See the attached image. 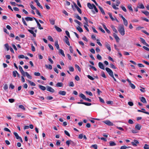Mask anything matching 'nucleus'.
Here are the masks:
<instances>
[{"instance_id":"4468645a","label":"nucleus","mask_w":149,"mask_h":149,"mask_svg":"<svg viewBox=\"0 0 149 149\" xmlns=\"http://www.w3.org/2000/svg\"><path fill=\"white\" fill-rule=\"evenodd\" d=\"M33 17L32 18L30 17H27L25 18V19L27 21H32L33 20Z\"/></svg>"},{"instance_id":"b1692460","label":"nucleus","mask_w":149,"mask_h":149,"mask_svg":"<svg viewBox=\"0 0 149 149\" xmlns=\"http://www.w3.org/2000/svg\"><path fill=\"white\" fill-rule=\"evenodd\" d=\"M59 52L60 54H61L63 56H65V55L63 50L61 49H59Z\"/></svg>"},{"instance_id":"58836bf2","label":"nucleus","mask_w":149,"mask_h":149,"mask_svg":"<svg viewBox=\"0 0 149 149\" xmlns=\"http://www.w3.org/2000/svg\"><path fill=\"white\" fill-rule=\"evenodd\" d=\"M75 67L78 70L79 72H80L81 71V69L78 65L77 64H75Z\"/></svg>"},{"instance_id":"2f4dec72","label":"nucleus","mask_w":149,"mask_h":149,"mask_svg":"<svg viewBox=\"0 0 149 149\" xmlns=\"http://www.w3.org/2000/svg\"><path fill=\"white\" fill-rule=\"evenodd\" d=\"M15 135L16 137V138L17 139H19V138H20V136H19L18 134L15 132H14L13 133Z\"/></svg>"},{"instance_id":"c85d7f7f","label":"nucleus","mask_w":149,"mask_h":149,"mask_svg":"<svg viewBox=\"0 0 149 149\" xmlns=\"http://www.w3.org/2000/svg\"><path fill=\"white\" fill-rule=\"evenodd\" d=\"M123 20V23L124 25L125 26H127L128 25V22L127 20L125 18Z\"/></svg>"},{"instance_id":"1a4fd4ad","label":"nucleus","mask_w":149,"mask_h":149,"mask_svg":"<svg viewBox=\"0 0 149 149\" xmlns=\"http://www.w3.org/2000/svg\"><path fill=\"white\" fill-rule=\"evenodd\" d=\"M78 104H82L87 106H89L91 105V103H90L85 102H77Z\"/></svg>"},{"instance_id":"20e7f679","label":"nucleus","mask_w":149,"mask_h":149,"mask_svg":"<svg viewBox=\"0 0 149 149\" xmlns=\"http://www.w3.org/2000/svg\"><path fill=\"white\" fill-rule=\"evenodd\" d=\"M104 122L105 124L109 126H113V123L109 120H106L104 121Z\"/></svg>"},{"instance_id":"f8f14e48","label":"nucleus","mask_w":149,"mask_h":149,"mask_svg":"<svg viewBox=\"0 0 149 149\" xmlns=\"http://www.w3.org/2000/svg\"><path fill=\"white\" fill-rule=\"evenodd\" d=\"M58 93L59 94L62 95H65L66 94V92L65 91H60Z\"/></svg>"},{"instance_id":"f3484780","label":"nucleus","mask_w":149,"mask_h":149,"mask_svg":"<svg viewBox=\"0 0 149 149\" xmlns=\"http://www.w3.org/2000/svg\"><path fill=\"white\" fill-rule=\"evenodd\" d=\"M98 6L102 14L105 15V14L102 8L100 6Z\"/></svg>"},{"instance_id":"4be33fe9","label":"nucleus","mask_w":149,"mask_h":149,"mask_svg":"<svg viewBox=\"0 0 149 149\" xmlns=\"http://www.w3.org/2000/svg\"><path fill=\"white\" fill-rule=\"evenodd\" d=\"M140 100L143 103H146L147 102L145 98L144 97H141Z\"/></svg>"},{"instance_id":"5701e85b","label":"nucleus","mask_w":149,"mask_h":149,"mask_svg":"<svg viewBox=\"0 0 149 149\" xmlns=\"http://www.w3.org/2000/svg\"><path fill=\"white\" fill-rule=\"evenodd\" d=\"M27 81L30 84L31 86H36V84L33 82H32L29 80H27Z\"/></svg>"},{"instance_id":"bf43d9fd","label":"nucleus","mask_w":149,"mask_h":149,"mask_svg":"<svg viewBox=\"0 0 149 149\" xmlns=\"http://www.w3.org/2000/svg\"><path fill=\"white\" fill-rule=\"evenodd\" d=\"M34 74L36 76H40V74L39 72H35L34 73Z\"/></svg>"},{"instance_id":"423d86ee","label":"nucleus","mask_w":149,"mask_h":149,"mask_svg":"<svg viewBox=\"0 0 149 149\" xmlns=\"http://www.w3.org/2000/svg\"><path fill=\"white\" fill-rule=\"evenodd\" d=\"M33 19L35 20L38 26V28L39 29L41 30L43 29V27H41L40 24L39 23L38 21L35 17H33Z\"/></svg>"},{"instance_id":"338daca9","label":"nucleus","mask_w":149,"mask_h":149,"mask_svg":"<svg viewBox=\"0 0 149 149\" xmlns=\"http://www.w3.org/2000/svg\"><path fill=\"white\" fill-rule=\"evenodd\" d=\"M36 14L38 15L39 16H41V14H40V12H39V11L37 10V9H36Z\"/></svg>"},{"instance_id":"aec40b11","label":"nucleus","mask_w":149,"mask_h":149,"mask_svg":"<svg viewBox=\"0 0 149 149\" xmlns=\"http://www.w3.org/2000/svg\"><path fill=\"white\" fill-rule=\"evenodd\" d=\"M54 27L56 29V31L58 32H61L62 31L61 29L59 27L57 26H55Z\"/></svg>"},{"instance_id":"a18cd8bd","label":"nucleus","mask_w":149,"mask_h":149,"mask_svg":"<svg viewBox=\"0 0 149 149\" xmlns=\"http://www.w3.org/2000/svg\"><path fill=\"white\" fill-rule=\"evenodd\" d=\"M143 148L144 149H149V145L147 144H145Z\"/></svg>"},{"instance_id":"0e129e2a","label":"nucleus","mask_w":149,"mask_h":149,"mask_svg":"<svg viewBox=\"0 0 149 149\" xmlns=\"http://www.w3.org/2000/svg\"><path fill=\"white\" fill-rule=\"evenodd\" d=\"M31 48H32V51L33 52L35 51V49L33 44H31Z\"/></svg>"},{"instance_id":"a878e982","label":"nucleus","mask_w":149,"mask_h":149,"mask_svg":"<svg viewBox=\"0 0 149 149\" xmlns=\"http://www.w3.org/2000/svg\"><path fill=\"white\" fill-rule=\"evenodd\" d=\"M55 45L57 49L58 50L59 49V47L57 41H56L55 42Z\"/></svg>"},{"instance_id":"6e6d98bb","label":"nucleus","mask_w":149,"mask_h":149,"mask_svg":"<svg viewBox=\"0 0 149 149\" xmlns=\"http://www.w3.org/2000/svg\"><path fill=\"white\" fill-rule=\"evenodd\" d=\"M19 70L21 72V73H22V72H23L24 71L23 70V69H22V67L21 66H20V65H19Z\"/></svg>"},{"instance_id":"e433bc0d","label":"nucleus","mask_w":149,"mask_h":149,"mask_svg":"<svg viewBox=\"0 0 149 149\" xmlns=\"http://www.w3.org/2000/svg\"><path fill=\"white\" fill-rule=\"evenodd\" d=\"M74 17L79 20H81V17L78 14L75 15Z\"/></svg>"},{"instance_id":"5fc2aeb1","label":"nucleus","mask_w":149,"mask_h":149,"mask_svg":"<svg viewBox=\"0 0 149 149\" xmlns=\"http://www.w3.org/2000/svg\"><path fill=\"white\" fill-rule=\"evenodd\" d=\"M86 93L87 94L91 96H93V94L91 92H89L86 91Z\"/></svg>"},{"instance_id":"393cba45","label":"nucleus","mask_w":149,"mask_h":149,"mask_svg":"<svg viewBox=\"0 0 149 149\" xmlns=\"http://www.w3.org/2000/svg\"><path fill=\"white\" fill-rule=\"evenodd\" d=\"M111 28L112 29H113V31H114V32H115L116 33H118V31H117V30L115 28L114 26H113V25H111Z\"/></svg>"},{"instance_id":"2eb2a0df","label":"nucleus","mask_w":149,"mask_h":149,"mask_svg":"<svg viewBox=\"0 0 149 149\" xmlns=\"http://www.w3.org/2000/svg\"><path fill=\"white\" fill-rule=\"evenodd\" d=\"M28 31L32 34L33 35V36L34 37H36V34L34 32V31L32 30H31L30 29H28Z\"/></svg>"},{"instance_id":"a19ab883","label":"nucleus","mask_w":149,"mask_h":149,"mask_svg":"<svg viewBox=\"0 0 149 149\" xmlns=\"http://www.w3.org/2000/svg\"><path fill=\"white\" fill-rule=\"evenodd\" d=\"M26 76L28 79H32L31 76L28 73H26Z\"/></svg>"},{"instance_id":"4d7b16f0","label":"nucleus","mask_w":149,"mask_h":149,"mask_svg":"<svg viewBox=\"0 0 149 149\" xmlns=\"http://www.w3.org/2000/svg\"><path fill=\"white\" fill-rule=\"evenodd\" d=\"M129 148V147H127L125 146H121L120 147V149H126L127 148Z\"/></svg>"},{"instance_id":"473e14b6","label":"nucleus","mask_w":149,"mask_h":149,"mask_svg":"<svg viewBox=\"0 0 149 149\" xmlns=\"http://www.w3.org/2000/svg\"><path fill=\"white\" fill-rule=\"evenodd\" d=\"M142 12L147 16L149 15V12L147 11H142Z\"/></svg>"},{"instance_id":"ea45409f","label":"nucleus","mask_w":149,"mask_h":149,"mask_svg":"<svg viewBox=\"0 0 149 149\" xmlns=\"http://www.w3.org/2000/svg\"><path fill=\"white\" fill-rule=\"evenodd\" d=\"M137 111L139 112H141L143 113H146V114H148L149 115V112H146V111H142V110H137Z\"/></svg>"},{"instance_id":"79ce46f5","label":"nucleus","mask_w":149,"mask_h":149,"mask_svg":"<svg viewBox=\"0 0 149 149\" xmlns=\"http://www.w3.org/2000/svg\"><path fill=\"white\" fill-rule=\"evenodd\" d=\"M140 39L141 42L144 45L146 43L145 40L141 38H140Z\"/></svg>"},{"instance_id":"9d476101","label":"nucleus","mask_w":149,"mask_h":149,"mask_svg":"<svg viewBox=\"0 0 149 149\" xmlns=\"http://www.w3.org/2000/svg\"><path fill=\"white\" fill-rule=\"evenodd\" d=\"M65 39L64 40V41L66 43L68 46H70V44L69 41V39L66 36H65Z\"/></svg>"},{"instance_id":"e2e57ef3","label":"nucleus","mask_w":149,"mask_h":149,"mask_svg":"<svg viewBox=\"0 0 149 149\" xmlns=\"http://www.w3.org/2000/svg\"><path fill=\"white\" fill-rule=\"evenodd\" d=\"M74 22L77 24L79 25L80 26L81 23L77 20H74Z\"/></svg>"},{"instance_id":"412c9836","label":"nucleus","mask_w":149,"mask_h":149,"mask_svg":"<svg viewBox=\"0 0 149 149\" xmlns=\"http://www.w3.org/2000/svg\"><path fill=\"white\" fill-rule=\"evenodd\" d=\"M87 6L90 9H93V4L91 5L89 3H87Z\"/></svg>"},{"instance_id":"6e6552de","label":"nucleus","mask_w":149,"mask_h":149,"mask_svg":"<svg viewBox=\"0 0 149 149\" xmlns=\"http://www.w3.org/2000/svg\"><path fill=\"white\" fill-rule=\"evenodd\" d=\"M113 36L116 40V42H119L120 40V39L117 35L114 33L113 34Z\"/></svg>"},{"instance_id":"a211bd4d","label":"nucleus","mask_w":149,"mask_h":149,"mask_svg":"<svg viewBox=\"0 0 149 149\" xmlns=\"http://www.w3.org/2000/svg\"><path fill=\"white\" fill-rule=\"evenodd\" d=\"M79 96L80 97L82 98L83 99H84V100H85L86 98V97L82 93H80L79 95Z\"/></svg>"},{"instance_id":"37998d69","label":"nucleus","mask_w":149,"mask_h":149,"mask_svg":"<svg viewBox=\"0 0 149 149\" xmlns=\"http://www.w3.org/2000/svg\"><path fill=\"white\" fill-rule=\"evenodd\" d=\"M17 71L15 70L13 71V75L14 77H16V74H17Z\"/></svg>"},{"instance_id":"603ef678","label":"nucleus","mask_w":149,"mask_h":149,"mask_svg":"<svg viewBox=\"0 0 149 149\" xmlns=\"http://www.w3.org/2000/svg\"><path fill=\"white\" fill-rule=\"evenodd\" d=\"M5 46L7 50L8 51L9 49V47L8 44H6L5 45Z\"/></svg>"},{"instance_id":"774afa93","label":"nucleus","mask_w":149,"mask_h":149,"mask_svg":"<svg viewBox=\"0 0 149 149\" xmlns=\"http://www.w3.org/2000/svg\"><path fill=\"white\" fill-rule=\"evenodd\" d=\"M14 86L12 84H10L9 87L11 89H13L14 88Z\"/></svg>"},{"instance_id":"052dcab7","label":"nucleus","mask_w":149,"mask_h":149,"mask_svg":"<svg viewBox=\"0 0 149 149\" xmlns=\"http://www.w3.org/2000/svg\"><path fill=\"white\" fill-rule=\"evenodd\" d=\"M112 6L113 8L114 9L118 10V8L116 7V5L114 4H113Z\"/></svg>"},{"instance_id":"9b49d317","label":"nucleus","mask_w":149,"mask_h":149,"mask_svg":"<svg viewBox=\"0 0 149 149\" xmlns=\"http://www.w3.org/2000/svg\"><path fill=\"white\" fill-rule=\"evenodd\" d=\"M98 65L99 67L103 70H104V68L103 64L101 62H99L98 63Z\"/></svg>"},{"instance_id":"864d4df0","label":"nucleus","mask_w":149,"mask_h":149,"mask_svg":"<svg viewBox=\"0 0 149 149\" xmlns=\"http://www.w3.org/2000/svg\"><path fill=\"white\" fill-rule=\"evenodd\" d=\"M70 144L72 146H74L76 145V143L71 140Z\"/></svg>"},{"instance_id":"8fccbe9b","label":"nucleus","mask_w":149,"mask_h":149,"mask_svg":"<svg viewBox=\"0 0 149 149\" xmlns=\"http://www.w3.org/2000/svg\"><path fill=\"white\" fill-rule=\"evenodd\" d=\"M99 29L102 32L104 33H105V31L102 29L101 26H100V27H99Z\"/></svg>"},{"instance_id":"c756f323","label":"nucleus","mask_w":149,"mask_h":149,"mask_svg":"<svg viewBox=\"0 0 149 149\" xmlns=\"http://www.w3.org/2000/svg\"><path fill=\"white\" fill-rule=\"evenodd\" d=\"M109 145L110 146H113L116 145V144L113 141H110L109 142Z\"/></svg>"},{"instance_id":"680f3d73","label":"nucleus","mask_w":149,"mask_h":149,"mask_svg":"<svg viewBox=\"0 0 149 149\" xmlns=\"http://www.w3.org/2000/svg\"><path fill=\"white\" fill-rule=\"evenodd\" d=\"M97 58L98 60H100L102 59V57L99 54H98L97 56Z\"/></svg>"},{"instance_id":"de8ad7c7","label":"nucleus","mask_w":149,"mask_h":149,"mask_svg":"<svg viewBox=\"0 0 149 149\" xmlns=\"http://www.w3.org/2000/svg\"><path fill=\"white\" fill-rule=\"evenodd\" d=\"M76 8L77 9V10L80 14H81L82 11L81 9L78 7H77Z\"/></svg>"},{"instance_id":"c03bdc74","label":"nucleus","mask_w":149,"mask_h":149,"mask_svg":"<svg viewBox=\"0 0 149 149\" xmlns=\"http://www.w3.org/2000/svg\"><path fill=\"white\" fill-rule=\"evenodd\" d=\"M48 39L49 40H50V41H51V42L54 41V40H53L52 38L50 36H48Z\"/></svg>"},{"instance_id":"39448f33","label":"nucleus","mask_w":149,"mask_h":149,"mask_svg":"<svg viewBox=\"0 0 149 149\" xmlns=\"http://www.w3.org/2000/svg\"><path fill=\"white\" fill-rule=\"evenodd\" d=\"M104 45L109 52L111 51V49L110 47V45L107 42H106L104 43Z\"/></svg>"},{"instance_id":"f257e3e1","label":"nucleus","mask_w":149,"mask_h":149,"mask_svg":"<svg viewBox=\"0 0 149 149\" xmlns=\"http://www.w3.org/2000/svg\"><path fill=\"white\" fill-rule=\"evenodd\" d=\"M118 31L122 36H124L125 34V30L124 26L123 25H119L118 28Z\"/></svg>"},{"instance_id":"09e8293b","label":"nucleus","mask_w":149,"mask_h":149,"mask_svg":"<svg viewBox=\"0 0 149 149\" xmlns=\"http://www.w3.org/2000/svg\"><path fill=\"white\" fill-rule=\"evenodd\" d=\"M70 71L71 72H73L74 70V68L73 67L70 66L69 68Z\"/></svg>"},{"instance_id":"f03ea898","label":"nucleus","mask_w":149,"mask_h":149,"mask_svg":"<svg viewBox=\"0 0 149 149\" xmlns=\"http://www.w3.org/2000/svg\"><path fill=\"white\" fill-rule=\"evenodd\" d=\"M106 70L107 72L109 75L111 77H113V71L110 68H106Z\"/></svg>"},{"instance_id":"6ab92c4d","label":"nucleus","mask_w":149,"mask_h":149,"mask_svg":"<svg viewBox=\"0 0 149 149\" xmlns=\"http://www.w3.org/2000/svg\"><path fill=\"white\" fill-rule=\"evenodd\" d=\"M141 125L140 124H137L135 126V128L137 130H140L141 128Z\"/></svg>"},{"instance_id":"0eeeda50","label":"nucleus","mask_w":149,"mask_h":149,"mask_svg":"<svg viewBox=\"0 0 149 149\" xmlns=\"http://www.w3.org/2000/svg\"><path fill=\"white\" fill-rule=\"evenodd\" d=\"M139 142L137 140H134L131 143L134 146H137V144L139 143Z\"/></svg>"},{"instance_id":"ddd939ff","label":"nucleus","mask_w":149,"mask_h":149,"mask_svg":"<svg viewBox=\"0 0 149 149\" xmlns=\"http://www.w3.org/2000/svg\"><path fill=\"white\" fill-rule=\"evenodd\" d=\"M137 7L140 9H144L145 8L143 5L142 3L139 4L137 6Z\"/></svg>"},{"instance_id":"69168bd1","label":"nucleus","mask_w":149,"mask_h":149,"mask_svg":"<svg viewBox=\"0 0 149 149\" xmlns=\"http://www.w3.org/2000/svg\"><path fill=\"white\" fill-rule=\"evenodd\" d=\"M130 86L133 89H135V86L133 84H132V83L130 84Z\"/></svg>"},{"instance_id":"c9c22d12","label":"nucleus","mask_w":149,"mask_h":149,"mask_svg":"<svg viewBox=\"0 0 149 149\" xmlns=\"http://www.w3.org/2000/svg\"><path fill=\"white\" fill-rule=\"evenodd\" d=\"M108 14L109 15V16L110 17V18L111 19V20L112 21L115 20V19L113 17L111 13H109Z\"/></svg>"},{"instance_id":"f704fd0d","label":"nucleus","mask_w":149,"mask_h":149,"mask_svg":"<svg viewBox=\"0 0 149 149\" xmlns=\"http://www.w3.org/2000/svg\"><path fill=\"white\" fill-rule=\"evenodd\" d=\"M45 66L46 68H48L50 70H52V66L51 65H45Z\"/></svg>"},{"instance_id":"49530a36","label":"nucleus","mask_w":149,"mask_h":149,"mask_svg":"<svg viewBox=\"0 0 149 149\" xmlns=\"http://www.w3.org/2000/svg\"><path fill=\"white\" fill-rule=\"evenodd\" d=\"M120 7L122 8V10L125 12H127V10L123 6H120Z\"/></svg>"},{"instance_id":"dca6fc26","label":"nucleus","mask_w":149,"mask_h":149,"mask_svg":"<svg viewBox=\"0 0 149 149\" xmlns=\"http://www.w3.org/2000/svg\"><path fill=\"white\" fill-rule=\"evenodd\" d=\"M38 87L42 91H45L46 89L45 86L40 85H38Z\"/></svg>"},{"instance_id":"4c0bfd02","label":"nucleus","mask_w":149,"mask_h":149,"mask_svg":"<svg viewBox=\"0 0 149 149\" xmlns=\"http://www.w3.org/2000/svg\"><path fill=\"white\" fill-rule=\"evenodd\" d=\"M68 86L70 87H73L74 86V84L72 81H70L69 84Z\"/></svg>"},{"instance_id":"13d9d810","label":"nucleus","mask_w":149,"mask_h":149,"mask_svg":"<svg viewBox=\"0 0 149 149\" xmlns=\"http://www.w3.org/2000/svg\"><path fill=\"white\" fill-rule=\"evenodd\" d=\"M110 67L113 69H116V68L113 65V64L111 63L110 64Z\"/></svg>"},{"instance_id":"7c9ffc66","label":"nucleus","mask_w":149,"mask_h":149,"mask_svg":"<svg viewBox=\"0 0 149 149\" xmlns=\"http://www.w3.org/2000/svg\"><path fill=\"white\" fill-rule=\"evenodd\" d=\"M127 8L130 10L132 12H133V10L132 7V5L131 4H130L128 5Z\"/></svg>"},{"instance_id":"bb28decb","label":"nucleus","mask_w":149,"mask_h":149,"mask_svg":"<svg viewBox=\"0 0 149 149\" xmlns=\"http://www.w3.org/2000/svg\"><path fill=\"white\" fill-rule=\"evenodd\" d=\"M76 29L80 33H81L83 32V30L82 28L79 26H78V27H77Z\"/></svg>"},{"instance_id":"72a5a7b5","label":"nucleus","mask_w":149,"mask_h":149,"mask_svg":"<svg viewBox=\"0 0 149 149\" xmlns=\"http://www.w3.org/2000/svg\"><path fill=\"white\" fill-rule=\"evenodd\" d=\"M49 21L50 23V24L52 25H54L55 24V20L53 19H49Z\"/></svg>"},{"instance_id":"cd10ccee","label":"nucleus","mask_w":149,"mask_h":149,"mask_svg":"<svg viewBox=\"0 0 149 149\" xmlns=\"http://www.w3.org/2000/svg\"><path fill=\"white\" fill-rule=\"evenodd\" d=\"M63 86V84L62 82H58L56 85L57 87H62Z\"/></svg>"},{"instance_id":"7ed1b4c3","label":"nucleus","mask_w":149,"mask_h":149,"mask_svg":"<svg viewBox=\"0 0 149 149\" xmlns=\"http://www.w3.org/2000/svg\"><path fill=\"white\" fill-rule=\"evenodd\" d=\"M47 90L50 92L53 93L55 92V90L49 86H46Z\"/></svg>"},{"instance_id":"3c124183","label":"nucleus","mask_w":149,"mask_h":149,"mask_svg":"<svg viewBox=\"0 0 149 149\" xmlns=\"http://www.w3.org/2000/svg\"><path fill=\"white\" fill-rule=\"evenodd\" d=\"M87 77L90 79H91V80H94V78H93V77H91L90 75H87Z\"/></svg>"}]
</instances>
